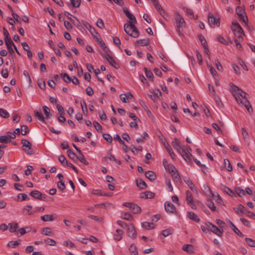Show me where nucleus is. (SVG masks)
Segmentation results:
<instances>
[{
	"label": "nucleus",
	"instance_id": "obj_59",
	"mask_svg": "<svg viewBox=\"0 0 255 255\" xmlns=\"http://www.w3.org/2000/svg\"><path fill=\"white\" fill-rule=\"evenodd\" d=\"M71 4L74 7H79L81 4V0H71Z\"/></svg>",
	"mask_w": 255,
	"mask_h": 255
},
{
	"label": "nucleus",
	"instance_id": "obj_30",
	"mask_svg": "<svg viewBox=\"0 0 255 255\" xmlns=\"http://www.w3.org/2000/svg\"><path fill=\"white\" fill-rule=\"evenodd\" d=\"M130 211L133 214H137L141 212V208L137 204L133 203V204L131 206V208L130 209Z\"/></svg>",
	"mask_w": 255,
	"mask_h": 255
},
{
	"label": "nucleus",
	"instance_id": "obj_38",
	"mask_svg": "<svg viewBox=\"0 0 255 255\" xmlns=\"http://www.w3.org/2000/svg\"><path fill=\"white\" fill-rule=\"evenodd\" d=\"M236 194L240 197L245 195V191L241 187H238L235 188Z\"/></svg>",
	"mask_w": 255,
	"mask_h": 255
},
{
	"label": "nucleus",
	"instance_id": "obj_28",
	"mask_svg": "<svg viewBox=\"0 0 255 255\" xmlns=\"http://www.w3.org/2000/svg\"><path fill=\"white\" fill-rule=\"evenodd\" d=\"M117 234L114 235V240L116 241H120L123 237V231L121 229H117L116 230Z\"/></svg>",
	"mask_w": 255,
	"mask_h": 255
},
{
	"label": "nucleus",
	"instance_id": "obj_7",
	"mask_svg": "<svg viewBox=\"0 0 255 255\" xmlns=\"http://www.w3.org/2000/svg\"><path fill=\"white\" fill-rule=\"evenodd\" d=\"M128 25L129 28H130L132 30V32L130 33V36L133 37V38H137L139 36V31L135 26L134 23L130 21H128Z\"/></svg>",
	"mask_w": 255,
	"mask_h": 255
},
{
	"label": "nucleus",
	"instance_id": "obj_9",
	"mask_svg": "<svg viewBox=\"0 0 255 255\" xmlns=\"http://www.w3.org/2000/svg\"><path fill=\"white\" fill-rule=\"evenodd\" d=\"M186 201L187 204L191 206L192 209H195L196 207L194 203L193 198L191 192L189 191H187L186 192Z\"/></svg>",
	"mask_w": 255,
	"mask_h": 255
},
{
	"label": "nucleus",
	"instance_id": "obj_57",
	"mask_svg": "<svg viewBox=\"0 0 255 255\" xmlns=\"http://www.w3.org/2000/svg\"><path fill=\"white\" fill-rule=\"evenodd\" d=\"M198 37H199V39L201 43V44L202 45L203 47L207 46V42L206 39H205V38L201 34L199 35Z\"/></svg>",
	"mask_w": 255,
	"mask_h": 255
},
{
	"label": "nucleus",
	"instance_id": "obj_61",
	"mask_svg": "<svg viewBox=\"0 0 255 255\" xmlns=\"http://www.w3.org/2000/svg\"><path fill=\"white\" fill-rule=\"evenodd\" d=\"M166 169L168 170L169 172H174L175 171H177V170L175 166L173 164L170 163H169V164L168 165L167 168Z\"/></svg>",
	"mask_w": 255,
	"mask_h": 255
},
{
	"label": "nucleus",
	"instance_id": "obj_1",
	"mask_svg": "<svg viewBox=\"0 0 255 255\" xmlns=\"http://www.w3.org/2000/svg\"><path fill=\"white\" fill-rule=\"evenodd\" d=\"M232 30L236 37L239 39H243L242 35H244V30L236 20L232 22Z\"/></svg>",
	"mask_w": 255,
	"mask_h": 255
},
{
	"label": "nucleus",
	"instance_id": "obj_3",
	"mask_svg": "<svg viewBox=\"0 0 255 255\" xmlns=\"http://www.w3.org/2000/svg\"><path fill=\"white\" fill-rule=\"evenodd\" d=\"M22 149L28 155H32L34 153V150L32 148V144L28 140L23 139L21 140Z\"/></svg>",
	"mask_w": 255,
	"mask_h": 255
},
{
	"label": "nucleus",
	"instance_id": "obj_47",
	"mask_svg": "<svg viewBox=\"0 0 255 255\" xmlns=\"http://www.w3.org/2000/svg\"><path fill=\"white\" fill-rule=\"evenodd\" d=\"M44 243L49 246H54L56 244V242L51 239L47 238L44 241Z\"/></svg>",
	"mask_w": 255,
	"mask_h": 255
},
{
	"label": "nucleus",
	"instance_id": "obj_29",
	"mask_svg": "<svg viewBox=\"0 0 255 255\" xmlns=\"http://www.w3.org/2000/svg\"><path fill=\"white\" fill-rule=\"evenodd\" d=\"M141 226L146 230H150L154 228V224L152 223L144 222L141 223Z\"/></svg>",
	"mask_w": 255,
	"mask_h": 255
},
{
	"label": "nucleus",
	"instance_id": "obj_58",
	"mask_svg": "<svg viewBox=\"0 0 255 255\" xmlns=\"http://www.w3.org/2000/svg\"><path fill=\"white\" fill-rule=\"evenodd\" d=\"M67 154L69 157L72 159H74L75 157H77L76 154L71 150L68 149L67 150Z\"/></svg>",
	"mask_w": 255,
	"mask_h": 255
},
{
	"label": "nucleus",
	"instance_id": "obj_24",
	"mask_svg": "<svg viewBox=\"0 0 255 255\" xmlns=\"http://www.w3.org/2000/svg\"><path fill=\"white\" fill-rule=\"evenodd\" d=\"M188 217L196 222H199L200 221V219L199 218L197 217V216L193 212H188L187 213Z\"/></svg>",
	"mask_w": 255,
	"mask_h": 255
},
{
	"label": "nucleus",
	"instance_id": "obj_27",
	"mask_svg": "<svg viewBox=\"0 0 255 255\" xmlns=\"http://www.w3.org/2000/svg\"><path fill=\"white\" fill-rule=\"evenodd\" d=\"M183 250L188 253H193V246L191 244L185 245L183 246L182 248Z\"/></svg>",
	"mask_w": 255,
	"mask_h": 255
},
{
	"label": "nucleus",
	"instance_id": "obj_55",
	"mask_svg": "<svg viewBox=\"0 0 255 255\" xmlns=\"http://www.w3.org/2000/svg\"><path fill=\"white\" fill-rule=\"evenodd\" d=\"M224 191L227 194H228L231 197H233L235 195V193L234 192V191L232 190H231L230 188L227 186L225 187Z\"/></svg>",
	"mask_w": 255,
	"mask_h": 255
},
{
	"label": "nucleus",
	"instance_id": "obj_36",
	"mask_svg": "<svg viewBox=\"0 0 255 255\" xmlns=\"http://www.w3.org/2000/svg\"><path fill=\"white\" fill-rule=\"evenodd\" d=\"M32 208V206L29 205L25 206L23 208V211H27V215H32L34 213L36 212V211H31V209Z\"/></svg>",
	"mask_w": 255,
	"mask_h": 255
},
{
	"label": "nucleus",
	"instance_id": "obj_43",
	"mask_svg": "<svg viewBox=\"0 0 255 255\" xmlns=\"http://www.w3.org/2000/svg\"><path fill=\"white\" fill-rule=\"evenodd\" d=\"M173 174L172 175V177L173 178V180L176 182H181V178L178 173V171H175L174 172H173Z\"/></svg>",
	"mask_w": 255,
	"mask_h": 255
},
{
	"label": "nucleus",
	"instance_id": "obj_37",
	"mask_svg": "<svg viewBox=\"0 0 255 255\" xmlns=\"http://www.w3.org/2000/svg\"><path fill=\"white\" fill-rule=\"evenodd\" d=\"M42 234L45 236H52V232L50 228H44L42 229Z\"/></svg>",
	"mask_w": 255,
	"mask_h": 255
},
{
	"label": "nucleus",
	"instance_id": "obj_25",
	"mask_svg": "<svg viewBox=\"0 0 255 255\" xmlns=\"http://www.w3.org/2000/svg\"><path fill=\"white\" fill-rule=\"evenodd\" d=\"M184 182L188 185L189 188L193 191H195L194 184L189 178H186L184 179Z\"/></svg>",
	"mask_w": 255,
	"mask_h": 255
},
{
	"label": "nucleus",
	"instance_id": "obj_63",
	"mask_svg": "<svg viewBox=\"0 0 255 255\" xmlns=\"http://www.w3.org/2000/svg\"><path fill=\"white\" fill-rule=\"evenodd\" d=\"M57 186L61 190L63 191L65 189V185L62 181H59L57 183Z\"/></svg>",
	"mask_w": 255,
	"mask_h": 255
},
{
	"label": "nucleus",
	"instance_id": "obj_46",
	"mask_svg": "<svg viewBox=\"0 0 255 255\" xmlns=\"http://www.w3.org/2000/svg\"><path fill=\"white\" fill-rule=\"evenodd\" d=\"M11 140L8 138V137L6 135H1L0 136V143H7L11 142Z\"/></svg>",
	"mask_w": 255,
	"mask_h": 255
},
{
	"label": "nucleus",
	"instance_id": "obj_15",
	"mask_svg": "<svg viewBox=\"0 0 255 255\" xmlns=\"http://www.w3.org/2000/svg\"><path fill=\"white\" fill-rule=\"evenodd\" d=\"M41 219L44 222L52 221L56 219L57 216L55 214H47L41 216Z\"/></svg>",
	"mask_w": 255,
	"mask_h": 255
},
{
	"label": "nucleus",
	"instance_id": "obj_21",
	"mask_svg": "<svg viewBox=\"0 0 255 255\" xmlns=\"http://www.w3.org/2000/svg\"><path fill=\"white\" fill-rule=\"evenodd\" d=\"M229 224L230 225L231 228L234 231V232L240 237H243L244 235L241 233V232L236 227V226L233 224V223L229 220Z\"/></svg>",
	"mask_w": 255,
	"mask_h": 255
},
{
	"label": "nucleus",
	"instance_id": "obj_5",
	"mask_svg": "<svg viewBox=\"0 0 255 255\" xmlns=\"http://www.w3.org/2000/svg\"><path fill=\"white\" fill-rule=\"evenodd\" d=\"M230 86L232 88V92L236 93L237 94L239 95V96L243 99V100H246V99L248 100L247 97V94L246 93L233 84H230Z\"/></svg>",
	"mask_w": 255,
	"mask_h": 255
},
{
	"label": "nucleus",
	"instance_id": "obj_4",
	"mask_svg": "<svg viewBox=\"0 0 255 255\" xmlns=\"http://www.w3.org/2000/svg\"><path fill=\"white\" fill-rule=\"evenodd\" d=\"M111 53H107L106 55H104L101 53L102 56L105 58L109 64L114 67L115 68L118 69L120 67L118 63L114 59V58L111 55Z\"/></svg>",
	"mask_w": 255,
	"mask_h": 255
},
{
	"label": "nucleus",
	"instance_id": "obj_31",
	"mask_svg": "<svg viewBox=\"0 0 255 255\" xmlns=\"http://www.w3.org/2000/svg\"><path fill=\"white\" fill-rule=\"evenodd\" d=\"M9 226V230L11 233L15 232L18 228V225L17 223H9L8 224Z\"/></svg>",
	"mask_w": 255,
	"mask_h": 255
},
{
	"label": "nucleus",
	"instance_id": "obj_13",
	"mask_svg": "<svg viewBox=\"0 0 255 255\" xmlns=\"http://www.w3.org/2000/svg\"><path fill=\"white\" fill-rule=\"evenodd\" d=\"M139 196L141 199H152L154 197L155 194L151 191H147L141 193Z\"/></svg>",
	"mask_w": 255,
	"mask_h": 255
},
{
	"label": "nucleus",
	"instance_id": "obj_34",
	"mask_svg": "<svg viewBox=\"0 0 255 255\" xmlns=\"http://www.w3.org/2000/svg\"><path fill=\"white\" fill-rule=\"evenodd\" d=\"M129 251L131 255H138L136 247L134 244H132L130 245Z\"/></svg>",
	"mask_w": 255,
	"mask_h": 255
},
{
	"label": "nucleus",
	"instance_id": "obj_52",
	"mask_svg": "<svg viewBox=\"0 0 255 255\" xmlns=\"http://www.w3.org/2000/svg\"><path fill=\"white\" fill-rule=\"evenodd\" d=\"M207 205L212 211H216V207L213 202L208 201Z\"/></svg>",
	"mask_w": 255,
	"mask_h": 255
},
{
	"label": "nucleus",
	"instance_id": "obj_35",
	"mask_svg": "<svg viewBox=\"0 0 255 255\" xmlns=\"http://www.w3.org/2000/svg\"><path fill=\"white\" fill-rule=\"evenodd\" d=\"M34 113L35 117L37 118L40 121L45 122L44 118L41 112L35 111Z\"/></svg>",
	"mask_w": 255,
	"mask_h": 255
},
{
	"label": "nucleus",
	"instance_id": "obj_41",
	"mask_svg": "<svg viewBox=\"0 0 255 255\" xmlns=\"http://www.w3.org/2000/svg\"><path fill=\"white\" fill-rule=\"evenodd\" d=\"M4 40L7 48H8V46L12 47V46H13L15 45L10 37L7 38V39L4 38Z\"/></svg>",
	"mask_w": 255,
	"mask_h": 255
},
{
	"label": "nucleus",
	"instance_id": "obj_16",
	"mask_svg": "<svg viewBox=\"0 0 255 255\" xmlns=\"http://www.w3.org/2000/svg\"><path fill=\"white\" fill-rule=\"evenodd\" d=\"M210 231L213 233L214 234L219 236V237H222L223 236L224 231L223 230L219 229L216 226L212 225V227L211 228Z\"/></svg>",
	"mask_w": 255,
	"mask_h": 255
},
{
	"label": "nucleus",
	"instance_id": "obj_19",
	"mask_svg": "<svg viewBox=\"0 0 255 255\" xmlns=\"http://www.w3.org/2000/svg\"><path fill=\"white\" fill-rule=\"evenodd\" d=\"M145 176L151 181H154L156 178V176L155 173L152 171H146L145 172Z\"/></svg>",
	"mask_w": 255,
	"mask_h": 255
},
{
	"label": "nucleus",
	"instance_id": "obj_48",
	"mask_svg": "<svg viewBox=\"0 0 255 255\" xmlns=\"http://www.w3.org/2000/svg\"><path fill=\"white\" fill-rule=\"evenodd\" d=\"M44 113L45 115L46 119H48L51 116L49 109L46 106H44L43 107Z\"/></svg>",
	"mask_w": 255,
	"mask_h": 255
},
{
	"label": "nucleus",
	"instance_id": "obj_12",
	"mask_svg": "<svg viewBox=\"0 0 255 255\" xmlns=\"http://www.w3.org/2000/svg\"><path fill=\"white\" fill-rule=\"evenodd\" d=\"M172 145L179 153H181V150H182L184 152L185 151L182 146L180 144V141L177 138H174V141L172 142Z\"/></svg>",
	"mask_w": 255,
	"mask_h": 255
},
{
	"label": "nucleus",
	"instance_id": "obj_33",
	"mask_svg": "<svg viewBox=\"0 0 255 255\" xmlns=\"http://www.w3.org/2000/svg\"><path fill=\"white\" fill-rule=\"evenodd\" d=\"M149 43L148 39H140L137 40L135 43V44L140 45L141 46H146Z\"/></svg>",
	"mask_w": 255,
	"mask_h": 255
},
{
	"label": "nucleus",
	"instance_id": "obj_22",
	"mask_svg": "<svg viewBox=\"0 0 255 255\" xmlns=\"http://www.w3.org/2000/svg\"><path fill=\"white\" fill-rule=\"evenodd\" d=\"M136 183L137 187L140 189H145L147 187L145 181L141 178L136 179Z\"/></svg>",
	"mask_w": 255,
	"mask_h": 255
},
{
	"label": "nucleus",
	"instance_id": "obj_45",
	"mask_svg": "<svg viewBox=\"0 0 255 255\" xmlns=\"http://www.w3.org/2000/svg\"><path fill=\"white\" fill-rule=\"evenodd\" d=\"M0 116L6 119L9 117V114L5 110L0 109Z\"/></svg>",
	"mask_w": 255,
	"mask_h": 255
},
{
	"label": "nucleus",
	"instance_id": "obj_64",
	"mask_svg": "<svg viewBox=\"0 0 255 255\" xmlns=\"http://www.w3.org/2000/svg\"><path fill=\"white\" fill-rule=\"evenodd\" d=\"M38 85L41 89H44L45 88V83L43 80H38L37 82Z\"/></svg>",
	"mask_w": 255,
	"mask_h": 255
},
{
	"label": "nucleus",
	"instance_id": "obj_23",
	"mask_svg": "<svg viewBox=\"0 0 255 255\" xmlns=\"http://www.w3.org/2000/svg\"><path fill=\"white\" fill-rule=\"evenodd\" d=\"M236 213L239 215H242L246 211V208L241 204L234 208Z\"/></svg>",
	"mask_w": 255,
	"mask_h": 255
},
{
	"label": "nucleus",
	"instance_id": "obj_50",
	"mask_svg": "<svg viewBox=\"0 0 255 255\" xmlns=\"http://www.w3.org/2000/svg\"><path fill=\"white\" fill-rule=\"evenodd\" d=\"M173 230L172 229H167L162 231V235L166 237L172 233Z\"/></svg>",
	"mask_w": 255,
	"mask_h": 255
},
{
	"label": "nucleus",
	"instance_id": "obj_40",
	"mask_svg": "<svg viewBox=\"0 0 255 255\" xmlns=\"http://www.w3.org/2000/svg\"><path fill=\"white\" fill-rule=\"evenodd\" d=\"M224 164L226 166V169L229 171H231L233 170L232 166L228 159L224 160Z\"/></svg>",
	"mask_w": 255,
	"mask_h": 255
},
{
	"label": "nucleus",
	"instance_id": "obj_26",
	"mask_svg": "<svg viewBox=\"0 0 255 255\" xmlns=\"http://www.w3.org/2000/svg\"><path fill=\"white\" fill-rule=\"evenodd\" d=\"M30 195L36 199H39L41 198V193L38 190H33L29 193Z\"/></svg>",
	"mask_w": 255,
	"mask_h": 255
},
{
	"label": "nucleus",
	"instance_id": "obj_10",
	"mask_svg": "<svg viewBox=\"0 0 255 255\" xmlns=\"http://www.w3.org/2000/svg\"><path fill=\"white\" fill-rule=\"evenodd\" d=\"M175 20L178 28H180L183 26L185 20L183 17L178 13L176 14Z\"/></svg>",
	"mask_w": 255,
	"mask_h": 255
},
{
	"label": "nucleus",
	"instance_id": "obj_18",
	"mask_svg": "<svg viewBox=\"0 0 255 255\" xmlns=\"http://www.w3.org/2000/svg\"><path fill=\"white\" fill-rule=\"evenodd\" d=\"M86 28L89 30L91 34L95 38H97V36L98 35V33L96 31L95 28L93 27L89 23H86L85 25Z\"/></svg>",
	"mask_w": 255,
	"mask_h": 255
},
{
	"label": "nucleus",
	"instance_id": "obj_62",
	"mask_svg": "<svg viewBox=\"0 0 255 255\" xmlns=\"http://www.w3.org/2000/svg\"><path fill=\"white\" fill-rule=\"evenodd\" d=\"M96 24L98 27L100 28H104L105 27L104 23L101 18H99L97 21Z\"/></svg>",
	"mask_w": 255,
	"mask_h": 255
},
{
	"label": "nucleus",
	"instance_id": "obj_8",
	"mask_svg": "<svg viewBox=\"0 0 255 255\" xmlns=\"http://www.w3.org/2000/svg\"><path fill=\"white\" fill-rule=\"evenodd\" d=\"M128 236L131 238L135 239L136 237V232L133 224L130 223L127 228Z\"/></svg>",
	"mask_w": 255,
	"mask_h": 255
},
{
	"label": "nucleus",
	"instance_id": "obj_54",
	"mask_svg": "<svg viewBox=\"0 0 255 255\" xmlns=\"http://www.w3.org/2000/svg\"><path fill=\"white\" fill-rule=\"evenodd\" d=\"M79 154L80 155V156L79 157H77V158H78L79 160L85 165H88L89 162L86 160L82 153L81 152V154Z\"/></svg>",
	"mask_w": 255,
	"mask_h": 255
},
{
	"label": "nucleus",
	"instance_id": "obj_49",
	"mask_svg": "<svg viewBox=\"0 0 255 255\" xmlns=\"http://www.w3.org/2000/svg\"><path fill=\"white\" fill-rule=\"evenodd\" d=\"M59 160L63 166H65L67 164H68V162L67 160L66 159V157L63 155H61L59 157Z\"/></svg>",
	"mask_w": 255,
	"mask_h": 255
},
{
	"label": "nucleus",
	"instance_id": "obj_32",
	"mask_svg": "<svg viewBox=\"0 0 255 255\" xmlns=\"http://www.w3.org/2000/svg\"><path fill=\"white\" fill-rule=\"evenodd\" d=\"M144 70L146 75V76L148 78V79L150 81L153 80V75L151 71V70H148L147 68L144 67Z\"/></svg>",
	"mask_w": 255,
	"mask_h": 255
},
{
	"label": "nucleus",
	"instance_id": "obj_60",
	"mask_svg": "<svg viewBox=\"0 0 255 255\" xmlns=\"http://www.w3.org/2000/svg\"><path fill=\"white\" fill-rule=\"evenodd\" d=\"M208 67L210 68V71L214 77L218 76V73L211 65L208 64Z\"/></svg>",
	"mask_w": 255,
	"mask_h": 255
},
{
	"label": "nucleus",
	"instance_id": "obj_2",
	"mask_svg": "<svg viewBox=\"0 0 255 255\" xmlns=\"http://www.w3.org/2000/svg\"><path fill=\"white\" fill-rule=\"evenodd\" d=\"M183 149L185 151L184 152L182 150H181V153H179L183 158L188 162H190L192 160L193 156L190 152L191 149L189 145H187L186 146H182Z\"/></svg>",
	"mask_w": 255,
	"mask_h": 255
},
{
	"label": "nucleus",
	"instance_id": "obj_6",
	"mask_svg": "<svg viewBox=\"0 0 255 255\" xmlns=\"http://www.w3.org/2000/svg\"><path fill=\"white\" fill-rule=\"evenodd\" d=\"M209 23L212 27H214L215 25L219 27L220 24V19L219 18L215 17L214 15L209 13L208 14Z\"/></svg>",
	"mask_w": 255,
	"mask_h": 255
},
{
	"label": "nucleus",
	"instance_id": "obj_39",
	"mask_svg": "<svg viewBox=\"0 0 255 255\" xmlns=\"http://www.w3.org/2000/svg\"><path fill=\"white\" fill-rule=\"evenodd\" d=\"M81 109L82 110L84 114H87L88 113V109L87 107V104L84 100H82V101H81Z\"/></svg>",
	"mask_w": 255,
	"mask_h": 255
},
{
	"label": "nucleus",
	"instance_id": "obj_53",
	"mask_svg": "<svg viewBox=\"0 0 255 255\" xmlns=\"http://www.w3.org/2000/svg\"><path fill=\"white\" fill-rule=\"evenodd\" d=\"M103 138L108 142L111 143L113 140L112 137L108 133L103 134Z\"/></svg>",
	"mask_w": 255,
	"mask_h": 255
},
{
	"label": "nucleus",
	"instance_id": "obj_17",
	"mask_svg": "<svg viewBox=\"0 0 255 255\" xmlns=\"http://www.w3.org/2000/svg\"><path fill=\"white\" fill-rule=\"evenodd\" d=\"M241 103L246 108L249 114L251 115L253 112V110L249 101L246 99V100L241 101Z\"/></svg>",
	"mask_w": 255,
	"mask_h": 255
},
{
	"label": "nucleus",
	"instance_id": "obj_51",
	"mask_svg": "<svg viewBox=\"0 0 255 255\" xmlns=\"http://www.w3.org/2000/svg\"><path fill=\"white\" fill-rule=\"evenodd\" d=\"M21 129V134L23 135H26L29 131L28 127L26 125L22 126Z\"/></svg>",
	"mask_w": 255,
	"mask_h": 255
},
{
	"label": "nucleus",
	"instance_id": "obj_42",
	"mask_svg": "<svg viewBox=\"0 0 255 255\" xmlns=\"http://www.w3.org/2000/svg\"><path fill=\"white\" fill-rule=\"evenodd\" d=\"M245 241L249 246L251 247H255V240L251 238H246L245 239Z\"/></svg>",
	"mask_w": 255,
	"mask_h": 255
},
{
	"label": "nucleus",
	"instance_id": "obj_44",
	"mask_svg": "<svg viewBox=\"0 0 255 255\" xmlns=\"http://www.w3.org/2000/svg\"><path fill=\"white\" fill-rule=\"evenodd\" d=\"M20 240L16 241H10L7 244V246L11 248H14L20 244Z\"/></svg>",
	"mask_w": 255,
	"mask_h": 255
},
{
	"label": "nucleus",
	"instance_id": "obj_56",
	"mask_svg": "<svg viewBox=\"0 0 255 255\" xmlns=\"http://www.w3.org/2000/svg\"><path fill=\"white\" fill-rule=\"evenodd\" d=\"M93 125L98 132L101 131L102 129V127L97 121L93 122Z\"/></svg>",
	"mask_w": 255,
	"mask_h": 255
},
{
	"label": "nucleus",
	"instance_id": "obj_14",
	"mask_svg": "<svg viewBox=\"0 0 255 255\" xmlns=\"http://www.w3.org/2000/svg\"><path fill=\"white\" fill-rule=\"evenodd\" d=\"M163 143L164 144V146L165 148L167 150V151H168L169 154L170 155V156H171V157L173 159H174L175 158L176 155L174 153V152L172 151L171 147L170 146V145L168 143L166 142V140L165 139H164V141L163 142Z\"/></svg>",
	"mask_w": 255,
	"mask_h": 255
},
{
	"label": "nucleus",
	"instance_id": "obj_20",
	"mask_svg": "<svg viewBox=\"0 0 255 255\" xmlns=\"http://www.w3.org/2000/svg\"><path fill=\"white\" fill-rule=\"evenodd\" d=\"M97 41L99 43L100 45L103 47L104 50L105 51L106 53H112L111 50L107 47L106 44L104 42V41L101 38H98V36H97V38H96Z\"/></svg>",
	"mask_w": 255,
	"mask_h": 255
},
{
	"label": "nucleus",
	"instance_id": "obj_11",
	"mask_svg": "<svg viewBox=\"0 0 255 255\" xmlns=\"http://www.w3.org/2000/svg\"><path fill=\"white\" fill-rule=\"evenodd\" d=\"M164 207L167 212L174 213L176 211V207L170 202H166L164 204Z\"/></svg>",
	"mask_w": 255,
	"mask_h": 255
}]
</instances>
